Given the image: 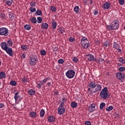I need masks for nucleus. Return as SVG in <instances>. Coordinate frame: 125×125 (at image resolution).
Masks as SVG:
<instances>
[{"instance_id": "f257e3e1", "label": "nucleus", "mask_w": 125, "mask_h": 125, "mask_svg": "<svg viewBox=\"0 0 125 125\" xmlns=\"http://www.w3.org/2000/svg\"><path fill=\"white\" fill-rule=\"evenodd\" d=\"M87 88L88 91H90V94H92V93H96V92L101 91L102 87L101 86V85L96 84L95 82L91 81L87 86Z\"/></svg>"}, {"instance_id": "f03ea898", "label": "nucleus", "mask_w": 125, "mask_h": 125, "mask_svg": "<svg viewBox=\"0 0 125 125\" xmlns=\"http://www.w3.org/2000/svg\"><path fill=\"white\" fill-rule=\"evenodd\" d=\"M0 45L2 49H3V50H5V51L8 54V55H9V56H13L12 49L8 47L6 42H1Z\"/></svg>"}, {"instance_id": "7ed1b4c3", "label": "nucleus", "mask_w": 125, "mask_h": 125, "mask_svg": "<svg viewBox=\"0 0 125 125\" xmlns=\"http://www.w3.org/2000/svg\"><path fill=\"white\" fill-rule=\"evenodd\" d=\"M120 21L119 20H115L112 22H111V25H107V29L108 31H116V30H118L120 27Z\"/></svg>"}, {"instance_id": "20e7f679", "label": "nucleus", "mask_w": 125, "mask_h": 125, "mask_svg": "<svg viewBox=\"0 0 125 125\" xmlns=\"http://www.w3.org/2000/svg\"><path fill=\"white\" fill-rule=\"evenodd\" d=\"M100 97L103 100H106L108 98V88L105 87L101 91L100 93Z\"/></svg>"}, {"instance_id": "39448f33", "label": "nucleus", "mask_w": 125, "mask_h": 125, "mask_svg": "<svg viewBox=\"0 0 125 125\" xmlns=\"http://www.w3.org/2000/svg\"><path fill=\"white\" fill-rule=\"evenodd\" d=\"M38 56L36 55H30L29 56V64L30 66H35L38 62Z\"/></svg>"}, {"instance_id": "423d86ee", "label": "nucleus", "mask_w": 125, "mask_h": 125, "mask_svg": "<svg viewBox=\"0 0 125 125\" xmlns=\"http://www.w3.org/2000/svg\"><path fill=\"white\" fill-rule=\"evenodd\" d=\"M76 74V72H75V71L70 69L68 70L66 73L65 75L67 77V78H68V79H73V78H74V77H75V74Z\"/></svg>"}, {"instance_id": "0eeeda50", "label": "nucleus", "mask_w": 125, "mask_h": 125, "mask_svg": "<svg viewBox=\"0 0 125 125\" xmlns=\"http://www.w3.org/2000/svg\"><path fill=\"white\" fill-rule=\"evenodd\" d=\"M8 29L5 27L0 28V36L6 37L9 35Z\"/></svg>"}, {"instance_id": "6e6552de", "label": "nucleus", "mask_w": 125, "mask_h": 125, "mask_svg": "<svg viewBox=\"0 0 125 125\" xmlns=\"http://www.w3.org/2000/svg\"><path fill=\"white\" fill-rule=\"evenodd\" d=\"M66 109L64 108V105L60 104L58 108V114H59V115H63Z\"/></svg>"}, {"instance_id": "1a4fd4ad", "label": "nucleus", "mask_w": 125, "mask_h": 125, "mask_svg": "<svg viewBox=\"0 0 125 125\" xmlns=\"http://www.w3.org/2000/svg\"><path fill=\"white\" fill-rule=\"evenodd\" d=\"M113 48H115L117 50H118L119 53H122V49H121V45L119 44V43H117V42H114L113 44Z\"/></svg>"}, {"instance_id": "9d476101", "label": "nucleus", "mask_w": 125, "mask_h": 125, "mask_svg": "<svg viewBox=\"0 0 125 125\" xmlns=\"http://www.w3.org/2000/svg\"><path fill=\"white\" fill-rule=\"evenodd\" d=\"M14 98L16 102H17V101H18V102L17 103V104H18L19 102H21V97L20 96V95H19V92L15 93V96Z\"/></svg>"}, {"instance_id": "9b49d317", "label": "nucleus", "mask_w": 125, "mask_h": 125, "mask_svg": "<svg viewBox=\"0 0 125 125\" xmlns=\"http://www.w3.org/2000/svg\"><path fill=\"white\" fill-rule=\"evenodd\" d=\"M95 104L93 103L88 108V110L89 112H90L91 113H92V112H94L95 110Z\"/></svg>"}, {"instance_id": "f8f14e48", "label": "nucleus", "mask_w": 125, "mask_h": 125, "mask_svg": "<svg viewBox=\"0 0 125 125\" xmlns=\"http://www.w3.org/2000/svg\"><path fill=\"white\" fill-rule=\"evenodd\" d=\"M87 56L88 60L90 61V62H92V61L95 62V61H96V59L94 58V56L93 55L89 54Z\"/></svg>"}, {"instance_id": "ddd939ff", "label": "nucleus", "mask_w": 125, "mask_h": 125, "mask_svg": "<svg viewBox=\"0 0 125 125\" xmlns=\"http://www.w3.org/2000/svg\"><path fill=\"white\" fill-rule=\"evenodd\" d=\"M117 78L118 80H124L125 79V74L122 72H118L117 74Z\"/></svg>"}, {"instance_id": "4468645a", "label": "nucleus", "mask_w": 125, "mask_h": 125, "mask_svg": "<svg viewBox=\"0 0 125 125\" xmlns=\"http://www.w3.org/2000/svg\"><path fill=\"white\" fill-rule=\"evenodd\" d=\"M89 42L86 41V42H84L82 43V46L85 48V49H87L89 47Z\"/></svg>"}, {"instance_id": "2eb2a0df", "label": "nucleus", "mask_w": 125, "mask_h": 125, "mask_svg": "<svg viewBox=\"0 0 125 125\" xmlns=\"http://www.w3.org/2000/svg\"><path fill=\"white\" fill-rule=\"evenodd\" d=\"M27 92H28L29 95H30L31 96H32L33 95H35V94H36V90H35L33 89H30L28 90Z\"/></svg>"}, {"instance_id": "dca6fc26", "label": "nucleus", "mask_w": 125, "mask_h": 125, "mask_svg": "<svg viewBox=\"0 0 125 125\" xmlns=\"http://www.w3.org/2000/svg\"><path fill=\"white\" fill-rule=\"evenodd\" d=\"M42 85H43V83L42 81H38L37 83L36 87L39 89H41V88H42Z\"/></svg>"}, {"instance_id": "f3484780", "label": "nucleus", "mask_w": 125, "mask_h": 125, "mask_svg": "<svg viewBox=\"0 0 125 125\" xmlns=\"http://www.w3.org/2000/svg\"><path fill=\"white\" fill-rule=\"evenodd\" d=\"M110 5H111L110 3L106 2L104 4L103 7L105 9H109L110 8Z\"/></svg>"}, {"instance_id": "a211bd4d", "label": "nucleus", "mask_w": 125, "mask_h": 125, "mask_svg": "<svg viewBox=\"0 0 125 125\" xmlns=\"http://www.w3.org/2000/svg\"><path fill=\"white\" fill-rule=\"evenodd\" d=\"M42 15V10L40 9H38L36 11V13L34 14V15L35 16H37V15L38 16H41Z\"/></svg>"}, {"instance_id": "6ab92c4d", "label": "nucleus", "mask_w": 125, "mask_h": 125, "mask_svg": "<svg viewBox=\"0 0 125 125\" xmlns=\"http://www.w3.org/2000/svg\"><path fill=\"white\" fill-rule=\"evenodd\" d=\"M52 26L53 30H55L57 27V22L53 20L52 22Z\"/></svg>"}, {"instance_id": "aec40b11", "label": "nucleus", "mask_w": 125, "mask_h": 125, "mask_svg": "<svg viewBox=\"0 0 125 125\" xmlns=\"http://www.w3.org/2000/svg\"><path fill=\"white\" fill-rule=\"evenodd\" d=\"M5 1L8 6H11V4L13 3V0H5Z\"/></svg>"}, {"instance_id": "412c9836", "label": "nucleus", "mask_w": 125, "mask_h": 125, "mask_svg": "<svg viewBox=\"0 0 125 125\" xmlns=\"http://www.w3.org/2000/svg\"><path fill=\"white\" fill-rule=\"evenodd\" d=\"M42 28L44 30H47L48 28V24L46 22H44L42 24Z\"/></svg>"}, {"instance_id": "4be33fe9", "label": "nucleus", "mask_w": 125, "mask_h": 125, "mask_svg": "<svg viewBox=\"0 0 125 125\" xmlns=\"http://www.w3.org/2000/svg\"><path fill=\"white\" fill-rule=\"evenodd\" d=\"M48 121L50 123H53V122H54V121H55V117H53V116H49L48 118Z\"/></svg>"}, {"instance_id": "5701e85b", "label": "nucleus", "mask_w": 125, "mask_h": 125, "mask_svg": "<svg viewBox=\"0 0 125 125\" xmlns=\"http://www.w3.org/2000/svg\"><path fill=\"white\" fill-rule=\"evenodd\" d=\"M5 77H6L5 73H4V72H0V80L5 78Z\"/></svg>"}, {"instance_id": "b1692460", "label": "nucleus", "mask_w": 125, "mask_h": 125, "mask_svg": "<svg viewBox=\"0 0 125 125\" xmlns=\"http://www.w3.org/2000/svg\"><path fill=\"white\" fill-rule=\"evenodd\" d=\"M7 45L8 46H12L13 45V42L11 39H9L7 41Z\"/></svg>"}, {"instance_id": "393cba45", "label": "nucleus", "mask_w": 125, "mask_h": 125, "mask_svg": "<svg viewBox=\"0 0 125 125\" xmlns=\"http://www.w3.org/2000/svg\"><path fill=\"white\" fill-rule=\"evenodd\" d=\"M29 116L31 118H36L37 117V113L32 111L30 113Z\"/></svg>"}, {"instance_id": "a878e982", "label": "nucleus", "mask_w": 125, "mask_h": 125, "mask_svg": "<svg viewBox=\"0 0 125 125\" xmlns=\"http://www.w3.org/2000/svg\"><path fill=\"white\" fill-rule=\"evenodd\" d=\"M71 106L72 108H77L78 107V104L75 102H73L71 104Z\"/></svg>"}, {"instance_id": "bb28decb", "label": "nucleus", "mask_w": 125, "mask_h": 125, "mask_svg": "<svg viewBox=\"0 0 125 125\" xmlns=\"http://www.w3.org/2000/svg\"><path fill=\"white\" fill-rule=\"evenodd\" d=\"M82 37V38L81 39V43H83V42H88V40H87V38L86 37H83V36H81Z\"/></svg>"}, {"instance_id": "cd10ccee", "label": "nucleus", "mask_w": 125, "mask_h": 125, "mask_svg": "<svg viewBox=\"0 0 125 125\" xmlns=\"http://www.w3.org/2000/svg\"><path fill=\"white\" fill-rule=\"evenodd\" d=\"M118 61L122 63V64H125V60L124 59L123 57H119L118 58Z\"/></svg>"}, {"instance_id": "c85d7f7f", "label": "nucleus", "mask_w": 125, "mask_h": 125, "mask_svg": "<svg viewBox=\"0 0 125 125\" xmlns=\"http://www.w3.org/2000/svg\"><path fill=\"white\" fill-rule=\"evenodd\" d=\"M9 17L10 21H13V20H14V15L13 13H10L9 14Z\"/></svg>"}, {"instance_id": "c756f323", "label": "nucleus", "mask_w": 125, "mask_h": 125, "mask_svg": "<svg viewBox=\"0 0 125 125\" xmlns=\"http://www.w3.org/2000/svg\"><path fill=\"white\" fill-rule=\"evenodd\" d=\"M24 28L25 30H26L27 31H30L31 30V25L29 24H26L24 25Z\"/></svg>"}, {"instance_id": "7c9ffc66", "label": "nucleus", "mask_w": 125, "mask_h": 125, "mask_svg": "<svg viewBox=\"0 0 125 125\" xmlns=\"http://www.w3.org/2000/svg\"><path fill=\"white\" fill-rule=\"evenodd\" d=\"M10 84L12 85V86H15V85H17V83H16L15 81L12 80L10 81Z\"/></svg>"}, {"instance_id": "2f4dec72", "label": "nucleus", "mask_w": 125, "mask_h": 125, "mask_svg": "<svg viewBox=\"0 0 125 125\" xmlns=\"http://www.w3.org/2000/svg\"><path fill=\"white\" fill-rule=\"evenodd\" d=\"M45 113V112L43 109H41L40 111V117H41V118H43V116H44Z\"/></svg>"}, {"instance_id": "473e14b6", "label": "nucleus", "mask_w": 125, "mask_h": 125, "mask_svg": "<svg viewBox=\"0 0 125 125\" xmlns=\"http://www.w3.org/2000/svg\"><path fill=\"white\" fill-rule=\"evenodd\" d=\"M113 109H114L113 105H110L109 107L106 108V111H107V112H110V111H112Z\"/></svg>"}, {"instance_id": "72a5a7b5", "label": "nucleus", "mask_w": 125, "mask_h": 125, "mask_svg": "<svg viewBox=\"0 0 125 125\" xmlns=\"http://www.w3.org/2000/svg\"><path fill=\"white\" fill-rule=\"evenodd\" d=\"M31 22H32L33 24H37V19L35 17L32 18L31 19Z\"/></svg>"}, {"instance_id": "f704fd0d", "label": "nucleus", "mask_w": 125, "mask_h": 125, "mask_svg": "<svg viewBox=\"0 0 125 125\" xmlns=\"http://www.w3.org/2000/svg\"><path fill=\"white\" fill-rule=\"evenodd\" d=\"M66 101H67V99H66V98H62V102L60 105H62V106H64V103L66 102Z\"/></svg>"}, {"instance_id": "c9c22d12", "label": "nucleus", "mask_w": 125, "mask_h": 125, "mask_svg": "<svg viewBox=\"0 0 125 125\" xmlns=\"http://www.w3.org/2000/svg\"><path fill=\"white\" fill-rule=\"evenodd\" d=\"M42 22V18L41 17H37V23L41 24Z\"/></svg>"}, {"instance_id": "e433bc0d", "label": "nucleus", "mask_w": 125, "mask_h": 125, "mask_svg": "<svg viewBox=\"0 0 125 125\" xmlns=\"http://www.w3.org/2000/svg\"><path fill=\"white\" fill-rule=\"evenodd\" d=\"M106 106V104L105 103H101L100 105V109L103 110V108Z\"/></svg>"}, {"instance_id": "4c0bfd02", "label": "nucleus", "mask_w": 125, "mask_h": 125, "mask_svg": "<svg viewBox=\"0 0 125 125\" xmlns=\"http://www.w3.org/2000/svg\"><path fill=\"white\" fill-rule=\"evenodd\" d=\"M50 10L52 11V12H56V10H57V9L56 8V7L54 6H51L50 7Z\"/></svg>"}, {"instance_id": "58836bf2", "label": "nucleus", "mask_w": 125, "mask_h": 125, "mask_svg": "<svg viewBox=\"0 0 125 125\" xmlns=\"http://www.w3.org/2000/svg\"><path fill=\"white\" fill-rule=\"evenodd\" d=\"M74 10L75 12H76V13H78L79 11H80V7H79L78 6H76L74 8Z\"/></svg>"}, {"instance_id": "ea45409f", "label": "nucleus", "mask_w": 125, "mask_h": 125, "mask_svg": "<svg viewBox=\"0 0 125 125\" xmlns=\"http://www.w3.org/2000/svg\"><path fill=\"white\" fill-rule=\"evenodd\" d=\"M28 78L24 77L22 78H21V82L24 83H27V82H28Z\"/></svg>"}, {"instance_id": "a19ab883", "label": "nucleus", "mask_w": 125, "mask_h": 125, "mask_svg": "<svg viewBox=\"0 0 125 125\" xmlns=\"http://www.w3.org/2000/svg\"><path fill=\"white\" fill-rule=\"evenodd\" d=\"M29 10L30 12H31L32 13H34V12H36V10L35 8H33V7H30Z\"/></svg>"}, {"instance_id": "79ce46f5", "label": "nucleus", "mask_w": 125, "mask_h": 125, "mask_svg": "<svg viewBox=\"0 0 125 125\" xmlns=\"http://www.w3.org/2000/svg\"><path fill=\"white\" fill-rule=\"evenodd\" d=\"M59 31V33H60L61 34H63V33H64L65 32V30H64L63 27L60 28Z\"/></svg>"}, {"instance_id": "37998d69", "label": "nucleus", "mask_w": 125, "mask_h": 125, "mask_svg": "<svg viewBox=\"0 0 125 125\" xmlns=\"http://www.w3.org/2000/svg\"><path fill=\"white\" fill-rule=\"evenodd\" d=\"M21 49L22 50H26V49H28V47H27V45H23L21 46Z\"/></svg>"}, {"instance_id": "c03bdc74", "label": "nucleus", "mask_w": 125, "mask_h": 125, "mask_svg": "<svg viewBox=\"0 0 125 125\" xmlns=\"http://www.w3.org/2000/svg\"><path fill=\"white\" fill-rule=\"evenodd\" d=\"M104 46H105V47H107V46H109V45H110V43L109 42V41H105V42H104Z\"/></svg>"}, {"instance_id": "a18cd8bd", "label": "nucleus", "mask_w": 125, "mask_h": 125, "mask_svg": "<svg viewBox=\"0 0 125 125\" xmlns=\"http://www.w3.org/2000/svg\"><path fill=\"white\" fill-rule=\"evenodd\" d=\"M29 4L30 6H31V7H35V6H36V2H34L32 1L30 2Z\"/></svg>"}, {"instance_id": "49530a36", "label": "nucleus", "mask_w": 125, "mask_h": 125, "mask_svg": "<svg viewBox=\"0 0 125 125\" xmlns=\"http://www.w3.org/2000/svg\"><path fill=\"white\" fill-rule=\"evenodd\" d=\"M119 72H124L125 70V67L124 66H121L119 68Z\"/></svg>"}, {"instance_id": "de8ad7c7", "label": "nucleus", "mask_w": 125, "mask_h": 125, "mask_svg": "<svg viewBox=\"0 0 125 125\" xmlns=\"http://www.w3.org/2000/svg\"><path fill=\"white\" fill-rule=\"evenodd\" d=\"M58 62L59 64H63L64 60H63V59H60L58 61Z\"/></svg>"}, {"instance_id": "09e8293b", "label": "nucleus", "mask_w": 125, "mask_h": 125, "mask_svg": "<svg viewBox=\"0 0 125 125\" xmlns=\"http://www.w3.org/2000/svg\"><path fill=\"white\" fill-rule=\"evenodd\" d=\"M72 61H73V62H77L79 61V59H78V58L74 57L72 59Z\"/></svg>"}, {"instance_id": "8fccbe9b", "label": "nucleus", "mask_w": 125, "mask_h": 125, "mask_svg": "<svg viewBox=\"0 0 125 125\" xmlns=\"http://www.w3.org/2000/svg\"><path fill=\"white\" fill-rule=\"evenodd\" d=\"M41 55H43V56H44L45 55H46V52L45 50H43L41 51Z\"/></svg>"}, {"instance_id": "3c124183", "label": "nucleus", "mask_w": 125, "mask_h": 125, "mask_svg": "<svg viewBox=\"0 0 125 125\" xmlns=\"http://www.w3.org/2000/svg\"><path fill=\"white\" fill-rule=\"evenodd\" d=\"M119 1L121 5H124L125 4V0H119Z\"/></svg>"}, {"instance_id": "603ef678", "label": "nucleus", "mask_w": 125, "mask_h": 125, "mask_svg": "<svg viewBox=\"0 0 125 125\" xmlns=\"http://www.w3.org/2000/svg\"><path fill=\"white\" fill-rule=\"evenodd\" d=\"M69 42H75V38L72 37H70L69 39Z\"/></svg>"}, {"instance_id": "864d4df0", "label": "nucleus", "mask_w": 125, "mask_h": 125, "mask_svg": "<svg viewBox=\"0 0 125 125\" xmlns=\"http://www.w3.org/2000/svg\"><path fill=\"white\" fill-rule=\"evenodd\" d=\"M85 125H91V122L90 121H87L85 122Z\"/></svg>"}, {"instance_id": "5fc2aeb1", "label": "nucleus", "mask_w": 125, "mask_h": 125, "mask_svg": "<svg viewBox=\"0 0 125 125\" xmlns=\"http://www.w3.org/2000/svg\"><path fill=\"white\" fill-rule=\"evenodd\" d=\"M21 57V59H25V58H26V54L23 53Z\"/></svg>"}, {"instance_id": "6e6d98bb", "label": "nucleus", "mask_w": 125, "mask_h": 125, "mask_svg": "<svg viewBox=\"0 0 125 125\" xmlns=\"http://www.w3.org/2000/svg\"><path fill=\"white\" fill-rule=\"evenodd\" d=\"M0 18H1V19H4L5 17L4 14H3V13L0 14Z\"/></svg>"}, {"instance_id": "4d7b16f0", "label": "nucleus", "mask_w": 125, "mask_h": 125, "mask_svg": "<svg viewBox=\"0 0 125 125\" xmlns=\"http://www.w3.org/2000/svg\"><path fill=\"white\" fill-rule=\"evenodd\" d=\"M3 107H4V104H2V103H0V109H1V108H3Z\"/></svg>"}, {"instance_id": "13d9d810", "label": "nucleus", "mask_w": 125, "mask_h": 125, "mask_svg": "<svg viewBox=\"0 0 125 125\" xmlns=\"http://www.w3.org/2000/svg\"><path fill=\"white\" fill-rule=\"evenodd\" d=\"M94 15H97L98 14V11H95V12L93 13Z\"/></svg>"}, {"instance_id": "bf43d9fd", "label": "nucleus", "mask_w": 125, "mask_h": 125, "mask_svg": "<svg viewBox=\"0 0 125 125\" xmlns=\"http://www.w3.org/2000/svg\"><path fill=\"white\" fill-rule=\"evenodd\" d=\"M47 84L48 86H51V82H48Z\"/></svg>"}, {"instance_id": "052dcab7", "label": "nucleus", "mask_w": 125, "mask_h": 125, "mask_svg": "<svg viewBox=\"0 0 125 125\" xmlns=\"http://www.w3.org/2000/svg\"><path fill=\"white\" fill-rule=\"evenodd\" d=\"M46 82H47L46 79H43V80H42V83H43H43H46Z\"/></svg>"}, {"instance_id": "680f3d73", "label": "nucleus", "mask_w": 125, "mask_h": 125, "mask_svg": "<svg viewBox=\"0 0 125 125\" xmlns=\"http://www.w3.org/2000/svg\"><path fill=\"white\" fill-rule=\"evenodd\" d=\"M46 81H49L50 80V78L48 77H45V79Z\"/></svg>"}, {"instance_id": "e2e57ef3", "label": "nucleus", "mask_w": 125, "mask_h": 125, "mask_svg": "<svg viewBox=\"0 0 125 125\" xmlns=\"http://www.w3.org/2000/svg\"><path fill=\"white\" fill-rule=\"evenodd\" d=\"M101 62H102V63H104V59H102L101 60Z\"/></svg>"}, {"instance_id": "0e129e2a", "label": "nucleus", "mask_w": 125, "mask_h": 125, "mask_svg": "<svg viewBox=\"0 0 125 125\" xmlns=\"http://www.w3.org/2000/svg\"><path fill=\"white\" fill-rule=\"evenodd\" d=\"M118 66H122V64L120 63H117Z\"/></svg>"}, {"instance_id": "69168bd1", "label": "nucleus", "mask_w": 125, "mask_h": 125, "mask_svg": "<svg viewBox=\"0 0 125 125\" xmlns=\"http://www.w3.org/2000/svg\"><path fill=\"white\" fill-rule=\"evenodd\" d=\"M92 3H93V0H90V4H92Z\"/></svg>"}, {"instance_id": "338daca9", "label": "nucleus", "mask_w": 125, "mask_h": 125, "mask_svg": "<svg viewBox=\"0 0 125 125\" xmlns=\"http://www.w3.org/2000/svg\"><path fill=\"white\" fill-rule=\"evenodd\" d=\"M55 94H56V95H57L58 94V92H55Z\"/></svg>"}, {"instance_id": "774afa93", "label": "nucleus", "mask_w": 125, "mask_h": 125, "mask_svg": "<svg viewBox=\"0 0 125 125\" xmlns=\"http://www.w3.org/2000/svg\"><path fill=\"white\" fill-rule=\"evenodd\" d=\"M98 63H100V59H99L98 61H97Z\"/></svg>"}]
</instances>
